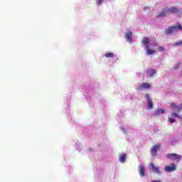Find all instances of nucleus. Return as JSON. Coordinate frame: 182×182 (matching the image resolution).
<instances>
[{"mask_svg":"<svg viewBox=\"0 0 182 182\" xmlns=\"http://www.w3.org/2000/svg\"><path fill=\"white\" fill-rule=\"evenodd\" d=\"M182 30V26L180 24H176L175 26L168 27L166 29L165 33L166 35H170V33H174L175 32H178V31Z\"/></svg>","mask_w":182,"mask_h":182,"instance_id":"nucleus-2","label":"nucleus"},{"mask_svg":"<svg viewBox=\"0 0 182 182\" xmlns=\"http://www.w3.org/2000/svg\"><path fill=\"white\" fill-rule=\"evenodd\" d=\"M114 54L112 53H108L105 54V58H113Z\"/></svg>","mask_w":182,"mask_h":182,"instance_id":"nucleus-17","label":"nucleus"},{"mask_svg":"<svg viewBox=\"0 0 182 182\" xmlns=\"http://www.w3.org/2000/svg\"><path fill=\"white\" fill-rule=\"evenodd\" d=\"M122 130L124 132V129L122 128Z\"/></svg>","mask_w":182,"mask_h":182,"instance_id":"nucleus-23","label":"nucleus"},{"mask_svg":"<svg viewBox=\"0 0 182 182\" xmlns=\"http://www.w3.org/2000/svg\"><path fill=\"white\" fill-rule=\"evenodd\" d=\"M149 168L152 173H156V174H160V168L159 166H154V164H149Z\"/></svg>","mask_w":182,"mask_h":182,"instance_id":"nucleus-6","label":"nucleus"},{"mask_svg":"<svg viewBox=\"0 0 182 182\" xmlns=\"http://www.w3.org/2000/svg\"><path fill=\"white\" fill-rule=\"evenodd\" d=\"M144 89H150V84L143 83L138 87V90H144Z\"/></svg>","mask_w":182,"mask_h":182,"instance_id":"nucleus-10","label":"nucleus"},{"mask_svg":"<svg viewBox=\"0 0 182 182\" xmlns=\"http://www.w3.org/2000/svg\"><path fill=\"white\" fill-rule=\"evenodd\" d=\"M101 4H103V0H97V5H101Z\"/></svg>","mask_w":182,"mask_h":182,"instance_id":"nucleus-20","label":"nucleus"},{"mask_svg":"<svg viewBox=\"0 0 182 182\" xmlns=\"http://www.w3.org/2000/svg\"><path fill=\"white\" fill-rule=\"evenodd\" d=\"M180 45H182V41H177L173 44V46H178Z\"/></svg>","mask_w":182,"mask_h":182,"instance_id":"nucleus-18","label":"nucleus"},{"mask_svg":"<svg viewBox=\"0 0 182 182\" xmlns=\"http://www.w3.org/2000/svg\"><path fill=\"white\" fill-rule=\"evenodd\" d=\"M167 157L171 160H176L177 161H180V160H181V155L176 154H168Z\"/></svg>","mask_w":182,"mask_h":182,"instance_id":"nucleus-5","label":"nucleus"},{"mask_svg":"<svg viewBox=\"0 0 182 182\" xmlns=\"http://www.w3.org/2000/svg\"><path fill=\"white\" fill-rule=\"evenodd\" d=\"M171 108L172 109L173 112H178L182 110V104L176 105L175 103H172L171 104Z\"/></svg>","mask_w":182,"mask_h":182,"instance_id":"nucleus-7","label":"nucleus"},{"mask_svg":"<svg viewBox=\"0 0 182 182\" xmlns=\"http://www.w3.org/2000/svg\"><path fill=\"white\" fill-rule=\"evenodd\" d=\"M174 117H178V119H179V120H182V115H178L177 113L176 112H173L171 114V117H168V122L170 123H176V119H174Z\"/></svg>","mask_w":182,"mask_h":182,"instance_id":"nucleus-4","label":"nucleus"},{"mask_svg":"<svg viewBox=\"0 0 182 182\" xmlns=\"http://www.w3.org/2000/svg\"><path fill=\"white\" fill-rule=\"evenodd\" d=\"M178 12V9L176 7H166L161 14H159V16H166L168 14H177Z\"/></svg>","mask_w":182,"mask_h":182,"instance_id":"nucleus-3","label":"nucleus"},{"mask_svg":"<svg viewBox=\"0 0 182 182\" xmlns=\"http://www.w3.org/2000/svg\"><path fill=\"white\" fill-rule=\"evenodd\" d=\"M180 66V64H176L175 65V69H178V68Z\"/></svg>","mask_w":182,"mask_h":182,"instance_id":"nucleus-21","label":"nucleus"},{"mask_svg":"<svg viewBox=\"0 0 182 182\" xmlns=\"http://www.w3.org/2000/svg\"><path fill=\"white\" fill-rule=\"evenodd\" d=\"M125 38L127 42H132V31H128L125 33Z\"/></svg>","mask_w":182,"mask_h":182,"instance_id":"nucleus-13","label":"nucleus"},{"mask_svg":"<svg viewBox=\"0 0 182 182\" xmlns=\"http://www.w3.org/2000/svg\"><path fill=\"white\" fill-rule=\"evenodd\" d=\"M158 50H159V52H164V47L159 46V47L158 48Z\"/></svg>","mask_w":182,"mask_h":182,"instance_id":"nucleus-19","label":"nucleus"},{"mask_svg":"<svg viewBox=\"0 0 182 182\" xmlns=\"http://www.w3.org/2000/svg\"><path fill=\"white\" fill-rule=\"evenodd\" d=\"M160 149V144H156L151 149V154L152 156H156V153Z\"/></svg>","mask_w":182,"mask_h":182,"instance_id":"nucleus-9","label":"nucleus"},{"mask_svg":"<svg viewBox=\"0 0 182 182\" xmlns=\"http://www.w3.org/2000/svg\"><path fill=\"white\" fill-rule=\"evenodd\" d=\"M126 154H122L119 156V161L120 163H124V161H126Z\"/></svg>","mask_w":182,"mask_h":182,"instance_id":"nucleus-14","label":"nucleus"},{"mask_svg":"<svg viewBox=\"0 0 182 182\" xmlns=\"http://www.w3.org/2000/svg\"><path fill=\"white\" fill-rule=\"evenodd\" d=\"M142 45L145 46V50H146L147 55H153L154 53H156V50H151L150 48L157 46V44L156 43H153L150 38H144L142 40Z\"/></svg>","mask_w":182,"mask_h":182,"instance_id":"nucleus-1","label":"nucleus"},{"mask_svg":"<svg viewBox=\"0 0 182 182\" xmlns=\"http://www.w3.org/2000/svg\"><path fill=\"white\" fill-rule=\"evenodd\" d=\"M164 113H165V111L164 109H158L156 112V114H164Z\"/></svg>","mask_w":182,"mask_h":182,"instance_id":"nucleus-16","label":"nucleus"},{"mask_svg":"<svg viewBox=\"0 0 182 182\" xmlns=\"http://www.w3.org/2000/svg\"><path fill=\"white\" fill-rule=\"evenodd\" d=\"M145 97H146L147 99L148 107L149 109H153V102L151 101V99H150V96L149 95V94H146L145 95Z\"/></svg>","mask_w":182,"mask_h":182,"instance_id":"nucleus-11","label":"nucleus"},{"mask_svg":"<svg viewBox=\"0 0 182 182\" xmlns=\"http://www.w3.org/2000/svg\"><path fill=\"white\" fill-rule=\"evenodd\" d=\"M151 182H161V181H160V180H157V181H151Z\"/></svg>","mask_w":182,"mask_h":182,"instance_id":"nucleus-22","label":"nucleus"},{"mask_svg":"<svg viewBox=\"0 0 182 182\" xmlns=\"http://www.w3.org/2000/svg\"><path fill=\"white\" fill-rule=\"evenodd\" d=\"M176 170V164H173L171 166H166L164 167V171L167 173L174 171Z\"/></svg>","mask_w":182,"mask_h":182,"instance_id":"nucleus-8","label":"nucleus"},{"mask_svg":"<svg viewBox=\"0 0 182 182\" xmlns=\"http://www.w3.org/2000/svg\"><path fill=\"white\" fill-rule=\"evenodd\" d=\"M139 176H141V177H144V173H146V170L144 169V166H143V165H139Z\"/></svg>","mask_w":182,"mask_h":182,"instance_id":"nucleus-12","label":"nucleus"},{"mask_svg":"<svg viewBox=\"0 0 182 182\" xmlns=\"http://www.w3.org/2000/svg\"><path fill=\"white\" fill-rule=\"evenodd\" d=\"M147 73L149 75V76H153V75H154V73H156V70H153V69H150L147 70Z\"/></svg>","mask_w":182,"mask_h":182,"instance_id":"nucleus-15","label":"nucleus"}]
</instances>
